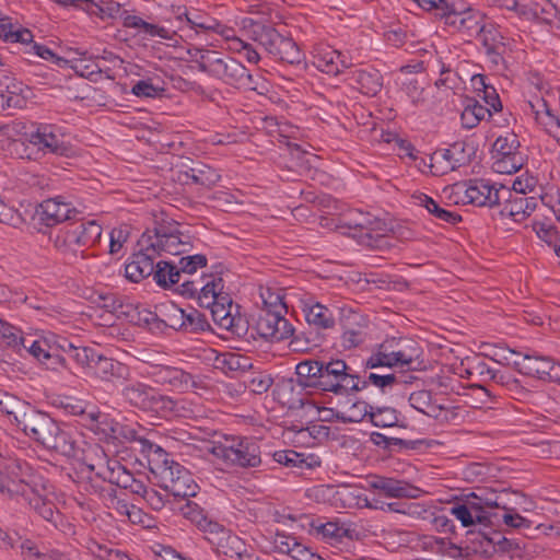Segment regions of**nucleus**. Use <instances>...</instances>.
<instances>
[{
    "label": "nucleus",
    "instance_id": "39448f33",
    "mask_svg": "<svg viewBox=\"0 0 560 560\" xmlns=\"http://www.w3.org/2000/svg\"><path fill=\"white\" fill-rule=\"evenodd\" d=\"M366 387V382L360 381L359 375L341 359L324 361L318 389L335 395L347 396Z\"/></svg>",
    "mask_w": 560,
    "mask_h": 560
},
{
    "label": "nucleus",
    "instance_id": "69168bd1",
    "mask_svg": "<svg viewBox=\"0 0 560 560\" xmlns=\"http://www.w3.org/2000/svg\"><path fill=\"white\" fill-rule=\"evenodd\" d=\"M530 10L534 16L547 20L552 12L560 14V0H539L532 3Z\"/></svg>",
    "mask_w": 560,
    "mask_h": 560
},
{
    "label": "nucleus",
    "instance_id": "412c9836",
    "mask_svg": "<svg viewBox=\"0 0 560 560\" xmlns=\"http://www.w3.org/2000/svg\"><path fill=\"white\" fill-rule=\"evenodd\" d=\"M273 550L294 560H315V555L295 536L277 529L272 538Z\"/></svg>",
    "mask_w": 560,
    "mask_h": 560
},
{
    "label": "nucleus",
    "instance_id": "bb28decb",
    "mask_svg": "<svg viewBox=\"0 0 560 560\" xmlns=\"http://www.w3.org/2000/svg\"><path fill=\"white\" fill-rule=\"evenodd\" d=\"M347 80L369 96L376 95L383 86L382 75L375 69H355L349 73Z\"/></svg>",
    "mask_w": 560,
    "mask_h": 560
},
{
    "label": "nucleus",
    "instance_id": "603ef678",
    "mask_svg": "<svg viewBox=\"0 0 560 560\" xmlns=\"http://www.w3.org/2000/svg\"><path fill=\"white\" fill-rule=\"evenodd\" d=\"M19 329L0 318V345L20 349L27 347V338L19 335Z\"/></svg>",
    "mask_w": 560,
    "mask_h": 560
},
{
    "label": "nucleus",
    "instance_id": "7c9ffc66",
    "mask_svg": "<svg viewBox=\"0 0 560 560\" xmlns=\"http://www.w3.org/2000/svg\"><path fill=\"white\" fill-rule=\"evenodd\" d=\"M96 476L124 489L131 485V472L116 459H107L104 465L98 466Z\"/></svg>",
    "mask_w": 560,
    "mask_h": 560
},
{
    "label": "nucleus",
    "instance_id": "c85d7f7f",
    "mask_svg": "<svg viewBox=\"0 0 560 560\" xmlns=\"http://www.w3.org/2000/svg\"><path fill=\"white\" fill-rule=\"evenodd\" d=\"M84 298L89 300L95 307L103 310L110 317H120L121 315L127 314L125 311V305L114 293H103L90 290L89 293L84 295ZM110 320L112 318L107 319L108 323Z\"/></svg>",
    "mask_w": 560,
    "mask_h": 560
},
{
    "label": "nucleus",
    "instance_id": "dca6fc26",
    "mask_svg": "<svg viewBox=\"0 0 560 560\" xmlns=\"http://www.w3.org/2000/svg\"><path fill=\"white\" fill-rule=\"evenodd\" d=\"M368 487L388 498H410L417 499L421 495L422 490L404 480L394 478L375 476L368 480Z\"/></svg>",
    "mask_w": 560,
    "mask_h": 560
},
{
    "label": "nucleus",
    "instance_id": "864d4df0",
    "mask_svg": "<svg viewBox=\"0 0 560 560\" xmlns=\"http://www.w3.org/2000/svg\"><path fill=\"white\" fill-rule=\"evenodd\" d=\"M280 37L281 35L270 26H265L260 24L255 25L254 40H256L259 45L265 47V49L270 55L273 54Z\"/></svg>",
    "mask_w": 560,
    "mask_h": 560
},
{
    "label": "nucleus",
    "instance_id": "4be33fe9",
    "mask_svg": "<svg viewBox=\"0 0 560 560\" xmlns=\"http://www.w3.org/2000/svg\"><path fill=\"white\" fill-rule=\"evenodd\" d=\"M313 65L327 74H338L348 65L342 55L332 47L324 44L316 45L313 49Z\"/></svg>",
    "mask_w": 560,
    "mask_h": 560
},
{
    "label": "nucleus",
    "instance_id": "b1692460",
    "mask_svg": "<svg viewBox=\"0 0 560 560\" xmlns=\"http://www.w3.org/2000/svg\"><path fill=\"white\" fill-rule=\"evenodd\" d=\"M144 411L155 413L160 417L170 418L187 417L190 412V409L187 408L184 400H176L154 390L152 399H150L149 405Z\"/></svg>",
    "mask_w": 560,
    "mask_h": 560
},
{
    "label": "nucleus",
    "instance_id": "13d9d810",
    "mask_svg": "<svg viewBox=\"0 0 560 560\" xmlns=\"http://www.w3.org/2000/svg\"><path fill=\"white\" fill-rule=\"evenodd\" d=\"M314 532L323 539L338 541L347 536V529L335 522L313 524Z\"/></svg>",
    "mask_w": 560,
    "mask_h": 560
},
{
    "label": "nucleus",
    "instance_id": "72a5a7b5",
    "mask_svg": "<svg viewBox=\"0 0 560 560\" xmlns=\"http://www.w3.org/2000/svg\"><path fill=\"white\" fill-rule=\"evenodd\" d=\"M95 454V447L89 445L88 448L77 446V441H72V469L77 470L79 479H92V472L95 465L90 462V456Z\"/></svg>",
    "mask_w": 560,
    "mask_h": 560
},
{
    "label": "nucleus",
    "instance_id": "e2e57ef3",
    "mask_svg": "<svg viewBox=\"0 0 560 560\" xmlns=\"http://www.w3.org/2000/svg\"><path fill=\"white\" fill-rule=\"evenodd\" d=\"M520 142L515 135L508 133L506 136H500L493 143V155H511L520 154L517 149Z\"/></svg>",
    "mask_w": 560,
    "mask_h": 560
},
{
    "label": "nucleus",
    "instance_id": "09e8293b",
    "mask_svg": "<svg viewBox=\"0 0 560 560\" xmlns=\"http://www.w3.org/2000/svg\"><path fill=\"white\" fill-rule=\"evenodd\" d=\"M260 298L262 301V312L285 315L287 305L280 292L267 288L261 290Z\"/></svg>",
    "mask_w": 560,
    "mask_h": 560
},
{
    "label": "nucleus",
    "instance_id": "79ce46f5",
    "mask_svg": "<svg viewBox=\"0 0 560 560\" xmlns=\"http://www.w3.org/2000/svg\"><path fill=\"white\" fill-rule=\"evenodd\" d=\"M160 313L161 326L171 327L176 330H182L185 320L184 310L172 302L162 303L156 307Z\"/></svg>",
    "mask_w": 560,
    "mask_h": 560
},
{
    "label": "nucleus",
    "instance_id": "de8ad7c7",
    "mask_svg": "<svg viewBox=\"0 0 560 560\" xmlns=\"http://www.w3.org/2000/svg\"><path fill=\"white\" fill-rule=\"evenodd\" d=\"M490 115V109L478 102L468 104L460 115L462 125L467 129H471Z\"/></svg>",
    "mask_w": 560,
    "mask_h": 560
},
{
    "label": "nucleus",
    "instance_id": "052dcab7",
    "mask_svg": "<svg viewBox=\"0 0 560 560\" xmlns=\"http://www.w3.org/2000/svg\"><path fill=\"white\" fill-rule=\"evenodd\" d=\"M371 422L375 427L380 428H390L397 424L398 416L394 408L390 407H382L374 408L371 412Z\"/></svg>",
    "mask_w": 560,
    "mask_h": 560
},
{
    "label": "nucleus",
    "instance_id": "aec40b11",
    "mask_svg": "<svg viewBox=\"0 0 560 560\" xmlns=\"http://www.w3.org/2000/svg\"><path fill=\"white\" fill-rule=\"evenodd\" d=\"M182 293L194 295L198 293V303L201 307L213 305L221 295L228 293L223 291V280L219 277H210V279L199 288L195 282L185 281Z\"/></svg>",
    "mask_w": 560,
    "mask_h": 560
},
{
    "label": "nucleus",
    "instance_id": "cd10ccee",
    "mask_svg": "<svg viewBox=\"0 0 560 560\" xmlns=\"http://www.w3.org/2000/svg\"><path fill=\"white\" fill-rule=\"evenodd\" d=\"M122 25L128 28H135L139 35L145 37H159L165 40H173L176 36V31L168 30L164 26L149 23L142 18L135 14H126L122 18Z\"/></svg>",
    "mask_w": 560,
    "mask_h": 560
},
{
    "label": "nucleus",
    "instance_id": "774afa93",
    "mask_svg": "<svg viewBox=\"0 0 560 560\" xmlns=\"http://www.w3.org/2000/svg\"><path fill=\"white\" fill-rule=\"evenodd\" d=\"M21 549L25 555L26 560H62L61 556L56 551L50 553L40 552L30 540L21 542Z\"/></svg>",
    "mask_w": 560,
    "mask_h": 560
},
{
    "label": "nucleus",
    "instance_id": "6e6d98bb",
    "mask_svg": "<svg viewBox=\"0 0 560 560\" xmlns=\"http://www.w3.org/2000/svg\"><path fill=\"white\" fill-rule=\"evenodd\" d=\"M192 522L206 534V538L213 546L229 532L224 526L206 516L192 517Z\"/></svg>",
    "mask_w": 560,
    "mask_h": 560
},
{
    "label": "nucleus",
    "instance_id": "bf43d9fd",
    "mask_svg": "<svg viewBox=\"0 0 560 560\" xmlns=\"http://www.w3.org/2000/svg\"><path fill=\"white\" fill-rule=\"evenodd\" d=\"M215 366L223 370L224 372H233L245 370L247 365V360L242 355L233 352H226L219 354L215 358Z\"/></svg>",
    "mask_w": 560,
    "mask_h": 560
},
{
    "label": "nucleus",
    "instance_id": "338daca9",
    "mask_svg": "<svg viewBox=\"0 0 560 560\" xmlns=\"http://www.w3.org/2000/svg\"><path fill=\"white\" fill-rule=\"evenodd\" d=\"M530 10L534 16L547 20L552 12L560 14V0H539L532 3Z\"/></svg>",
    "mask_w": 560,
    "mask_h": 560
},
{
    "label": "nucleus",
    "instance_id": "a19ab883",
    "mask_svg": "<svg viewBox=\"0 0 560 560\" xmlns=\"http://www.w3.org/2000/svg\"><path fill=\"white\" fill-rule=\"evenodd\" d=\"M324 361L305 360L296 364L295 373L300 378H304L306 386L318 388L322 378Z\"/></svg>",
    "mask_w": 560,
    "mask_h": 560
},
{
    "label": "nucleus",
    "instance_id": "ea45409f",
    "mask_svg": "<svg viewBox=\"0 0 560 560\" xmlns=\"http://www.w3.org/2000/svg\"><path fill=\"white\" fill-rule=\"evenodd\" d=\"M183 176L185 177V184H188L190 179L191 183L206 187L214 185L220 179V175L214 170L201 164L185 171Z\"/></svg>",
    "mask_w": 560,
    "mask_h": 560
},
{
    "label": "nucleus",
    "instance_id": "6e6552de",
    "mask_svg": "<svg viewBox=\"0 0 560 560\" xmlns=\"http://www.w3.org/2000/svg\"><path fill=\"white\" fill-rule=\"evenodd\" d=\"M316 493L336 509H377L376 505L370 503L366 495L363 493V490L359 487L349 485L320 486L316 489Z\"/></svg>",
    "mask_w": 560,
    "mask_h": 560
},
{
    "label": "nucleus",
    "instance_id": "37998d69",
    "mask_svg": "<svg viewBox=\"0 0 560 560\" xmlns=\"http://www.w3.org/2000/svg\"><path fill=\"white\" fill-rule=\"evenodd\" d=\"M20 468L16 470V472L12 474L9 471H4L2 475V478L4 479V482H20L21 486L19 487L21 491H9V490H0V493L8 494V495H22L27 497L30 494V491L32 490L31 486L28 485L27 477H28V466L25 463H22L18 459H14Z\"/></svg>",
    "mask_w": 560,
    "mask_h": 560
},
{
    "label": "nucleus",
    "instance_id": "5701e85b",
    "mask_svg": "<svg viewBox=\"0 0 560 560\" xmlns=\"http://www.w3.org/2000/svg\"><path fill=\"white\" fill-rule=\"evenodd\" d=\"M72 209V242L83 248H91L101 238L102 228L95 220L77 219Z\"/></svg>",
    "mask_w": 560,
    "mask_h": 560
},
{
    "label": "nucleus",
    "instance_id": "0eeeda50",
    "mask_svg": "<svg viewBox=\"0 0 560 560\" xmlns=\"http://www.w3.org/2000/svg\"><path fill=\"white\" fill-rule=\"evenodd\" d=\"M160 485L174 497L188 498L197 493V483L190 472L175 462L165 460L159 471Z\"/></svg>",
    "mask_w": 560,
    "mask_h": 560
},
{
    "label": "nucleus",
    "instance_id": "3c124183",
    "mask_svg": "<svg viewBox=\"0 0 560 560\" xmlns=\"http://www.w3.org/2000/svg\"><path fill=\"white\" fill-rule=\"evenodd\" d=\"M417 203L425 208L429 213L433 214L435 218L442 221L456 223L457 221L460 220V217L458 214L441 208L431 197L427 195L418 196Z\"/></svg>",
    "mask_w": 560,
    "mask_h": 560
},
{
    "label": "nucleus",
    "instance_id": "a878e982",
    "mask_svg": "<svg viewBox=\"0 0 560 560\" xmlns=\"http://www.w3.org/2000/svg\"><path fill=\"white\" fill-rule=\"evenodd\" d=\"M218 553L230 560H259L253 552L248 551L245 542L229 530L226 535L214 545Z\"/></svg>",
    "mask_w": 560,
    "mask_h": 560
},
{
    "label": "nucleus",
    "instance_id": "4d7b16f0",
    "mask_svg": "<svg viewBox=\"0 0 560 560\" xmlns=\"http://www.w3.org/2000/svg\"><path fill=\"white\" fill-rule=\"evenodd\" d=\"M453 150L451 149H444L435 152L431 159L433 174L438 175L454 171L458 166V163L453 160Z\"/></svg>",
    "mask_w": 560,
    "mask_h": 560
},
{
    "label": "nucleus",
    "instance_id": "c9c22d12",
    "mask_svg": "<svg viewBox=\"0 0 560 560\" xmlns=\"http://www.w3.org/2000/svg\"><path fill=\"white\" fill-rule=\"evenodd\" d=\"M32 497H26L30 505L34 509L44 520L50 522L55 527L63 526L65 516L60 511L54 510V504L46 501L40 495L30 491Z\"/></svg>",
    "mask_w": 560,
    "mask_h": 560
},
{
    "label": "nucleus",
    "instance_id": "0e129e2a",
    "mask_svg": "<svg viewBox=\"0 0 560 560\" xmlns=\"http://www.w3.org/2000/svg\"><path fill=\"white\" fill-rule=\"evenodd\" d=\"M483 47L506 46L505 37L492 23H483L479 35Z\"/></svg>",
    "mask_w": 560,
    "mask_h": 560
},
{
    "label": "nucleus",
    "instance_id": "7ed1b4c3",
    "mask_svg": "<svg viewBox=\"0 0 560 560\" xmlns=\"http://www.w3.org/2000/svg\"><path fill=\"white\" fill-rule=\"evenodd\" d=\"M13 417L16 425L26 435L48 448L66 452V435L60 433L56 422L46 413L27 408L21 413H14Z\"/></svg>",
    "mask_w": 560,
    "mask_h": 560
},
{
    "label": "nucleus",
    "instance_id": "8fccbe9b",
    "mask_svg": "<svg viewBox=\"0 0 560 560\" xmlns=\"http://www.w3.org/2000/svg\"><path fill=\"white\" fill-rule=\"evenodd\" d=\"M492 168L500 174H512L517 172L524 164L522 154L492 155Z\"/></svg>",
    "mask_w": 560,
    "mask_h": 560
},
{
    "label": "nucleus",
    "instance_id": "473e14b6",
    "mask_svg": "<svg viewBox=\"0 0 560 560\" xmlns=\"http://www.w3.org/2000/svg\"><path fill=\"white\" fill-rule=\"evenodd\" d=\"M365 320L360 315L348 317L341 336V345L345 349H352L361 345L365 339Z\"/></svg>",
    "mask_w": 560,
    "mask_h": 560
},
{
    "label": "nucleus",
    "instance_id": "c756f323",
    "mask_svg": "<svg viewBox=\"0 0 560 560\" xmlns=\"http://www.w3.org/2000/svg\"><path fill=\"white\" fill-rule=\"evenodd\" d=\"M303 312L306 322L318 329H327L335 324L331 311L318 302L303 301Z\"/></svg>",
    "mask_w": 560,
    "mask_h": 560
},
{
    "label": "nucleus",
    "instance_id": "20e7f679",
    "mask_svg": "<svg viewBox=\"0 0 560 560\" xmlns=\"http://www.w3.org/2000/svg\"><path fill=\"white\" fill-rule=\"evenodd\" d=\"M0 132L7 138L20 141L23 144L27 142L34 149L44 153L63 154L67 150L63 141L47 126L35 128L23 121L14 120L10 124H0Z\"/></svg>",
    "mask_w": 560,
    "mask_h": 560
},
{
    "label": "nucleus",
    "instance_id": "f8f14e48",
    "mask_svg": "<svg viewBox=\"0 0 560 560\" xmlns=\"http://www.w3.org/2000/svg\"><path fill=\"white\" fill-rule=\"evenodd\" d=\"M86 422L80 421V425L92 431L104 439L119 440L133 438V431L122 427L120 423L101 415L92 407L89 415H83Z\"/></svg>",
    "mask_w": 560,
    "mask_h": 560
},
{
    "label": "nucleus",
    "instance_id": "2eb2a0df",
    "mask_svg": "<svg viewBox=\"0 0 560 560\" xmlns=\"http://www.w3.org/2000/svg\"><path fill=\"white\" fill-rule=\"evenodd\" d=\"M141 248L133 254L131 259L125 266V276L132 282H140L142 279L151 276L155 269L156 255L152 245L143 242V236L139 242Z\"/></svg>",
    "mask_w": 560,
    "mask_h": 560
},
{
    "label": "nucleus",
    "instance_id": "1a4fd4ad",
    "mask_svg": "<svg viewBox=\"0 0 560 560\" xmlns=\"http://www.w3.org/2000/svg\"><path fill=\"white\" fill-rule=\"evenodd\" d=\"M515 353V351H512ZM518 359L513 362L514 366L522 374L538 380L560 383V364L555 363L549 357L536 352L517 353Z\"/></svg>",
    "mask_w": 560,
    "mask_h": 560
},
{
    "label": "nucleus",
    "instance_id": "9b49d317",
    "mask_svg": "<svg viewBox=\"0 0 560 560\" xmlns=\"http://www.w3.org/2000/svg\"><path fill=\"white\" fill-rule=\"evenodd\" d=\"M214 323L222 329L231 331L238 337L247 332L245 319L240 315L232 313L233 304L229 294L221 295L213 305L208 306Z\"/></svg>",
    "mask_w": 560,
    "mask_h": 560
},
{
    "label": "nucleus",
    "instance_id": "49530a36",
    "mask_svg": "<svg viewBox=\"0 0 560 560\" xmlns=\"http://www.w3.org/2000/svg\"><path fill=\"white\" fill-rule=\"evenodd\" d=\"M272 56L289 63H299L302 60V54L298 45L291 38L283 37L282 35L277 43Z\"/></svg>",
    "mask_w": 560,
    "mask_h": 560
},
{
    "label": "nucleus",
    "instance_id": "f03ea898",
    "mask_svg": "<svg viewBox=\"0 0 560 560\" xmlns=\"http://www.w3.org/2000/svg\"><path fill=\"white\" fill-rule=\"evenodd\" d=\"M203 451L228 466L255 468L261 464L260 446L249 438L224 436L206 443Z\"/></svg>",
    "mask_w": 560,
    "mask_h": 560
},
{
    "label": "nucleus",
    "instance_id": "e433bc0d",
    "mask_svg": "<svg viewBox=\"0 0 560 560\" xmlns=\"http://www.w3.org/2000/svg\"><path fill=\"white\" fill-rule=\"evenodd\" d=\"M92 368L91 376L103 380H109L112 376L126 378L127 369L125 365L100 354L96 355Z\"/></svg>",
    "mask_w": 560,
    "mask_h": 560
},
{
    "label": "nucleus",
    "instance_id": "9d476101",
    "mask_svg": "<svg viewBox=\"0 0 560 560\" xmlns=\"http://www.w3.org/2000/svg\"><path fill=\"white\" fill-rule=\"evenodd\" d=\"M499 215L503 221L520 223L526 220L536 209L535 197L511 192L509 187L501 186Z\"/></svg>",
    "mask_w": 560,
    "mask_h": 560
},
{
    "label": "nucleus",
    "instance_id": "c03bdc74",
    "mask_svg": "<svg viewBox=\"0 0 560 560\" xmlns=\"http://www.w3.org/2000/svg\"><path fill=\"white\" fill-rule=\"evenodd\" d=\"M152 275L155 282L163 288H170L178 283L180 278L178 268L174 264L163 260L156 262Z\"/></svg>",
    "mask_w": 560,
    "mask_h": 560
},
{
    "label": "nucleus",
    "instance_id": "a18cd8bd",
    "mask_svg": "<svg viewBox=\"0 0 560 560\" xmlns=\"http://www.w3.org/2000/svg\"><path fill=\"white\" fill-rule=\"evenodd\" d=\"M97 353L93 348L80 347L72 345V361L75 362L79 372L90 377L92 372V364H94Z\"/></svg>",
    "mask_w": 560,
    "mask_h": 560
},
{
    "label": "nucleus",
    "instance_id": "f704fd0d",
    "mask_svg": "<svg viewBox=\"0 0 560 560\" xmlns=\"http://www.w3.org/2000/svg\"><path fill=\"white\" fill-rule=\"evenodd\" d=\"M407 355L405 353L389 350V346L383 343L380 346L377 351L373 352L366 361V366L371 369L375 368H394L401 366L400 360H404Z\"/></svg>",
    "mask_w": 560,
    "mask_h": 560
},
{
    "label": "nucleus",
    "instance_id": "5fc2aeb1",
    "mask_svg": "<svg viewBox=\"0 0 560 560\" xmlns=\"http://www.w3.org/2000/svg\"><path fill=\"white\" fill-rule=\"evenodd\" d=\"M373 407L365 401H355L345 410L338 411L337 417L343 422H361L365 417L371 419Z\"/></svg>",
    "mask_w": 560,
    "mask_h": 560
},
{
    "label": "nucleus",
    "instance_id": "423d86ee",
    "mask_svg": "<svg viewBox=\"0 0 560 560\" xmlns=\"http://www.w3.org/2000/svg\"><path fill=\"white\" fill-rule=\"evenodd\" d=\"M445 197L456 205L493 207L500 203L501 186L485 179L459 182L443 190Z\"/></svg>",
    "mask_w": 560,
    "mask_h": 560
},
{
    "label": "nucleus",
    "instance_id": "680f3d73",
    "mask_svg": "<svg viewBox=\"0 0 560 560\" xmlns=\"http://www.w3.org/2000/svg\"><path fill=\"white\" fill-rule=\"evenodd\" d=\"M185 320L184 326L182 330L189 331V332H198V331H205L209 324L199 311L195 308L184 310V318Z\"/></svg>",
    "mask_w": 560,
    "mask_h": 560
},
{
    "label": "nucleus",
    "instance_id": "393cba45",
    "mask_svg": "<svg viewBox=\"0 0 560 560\" xmlns=\"http://www.w3.org/2000/svg\"><path fill=\"white\" fill-rule=\"evenodd\" d=\"M385 224L382 220L361 211H350L341 219L340 228L359 231L361 235L370 236L372 232H385Z\"/></svg>",
    "mask_w": 560,
    "mask_h": 560
},
{
    "label": "nucleus",
    "instance_id": "ddd939ff",
    "mask_svg": "<svg viewBox=\"0 0 560 560\" xmlns=\"http://www.w3.org/2000/svg\"><path fill=\"white\" fill-rule=\"evenodd\" d=\"M256 334L266 341L276 342L289 338L293 327L284 315L260 311L254 327Z\"/></svg>",
    "mask_w": 560,
    "mask_h": 560
},
{
    "label": "nucleus",
    "instance_id": "2f4dec72",
    "mask_svg": "<svg viewBox=\"0 0 560 560\" xmlns=\"http://www.w3.org/2000/svg\"><path fill=\"white\" fill-rule=\"evenodd\" d=\"M154 388L141 382H128L121 388L122 398L131 406L144 411L154 393Z\"/></svg>",
    "mask_w": 560,
    "mask_h": 560
},
{
    "label": "nucleus",
    "instance_id": "6ab92c4d",
    "mask_svg": "<svg viewBox=\"0 0 560 560\" xmlns=\"http://www.w3.org/2000/svg\"><path fill=\"white\" fill-rule=\"evenodd\" d=\"M35 213L46 226H55L70 219V205L58 196L44 200Z\"/></svg>",
    "mask_w": 560,
    "mask_h": 560
},
{
    "label": "nucleus",
    "instance_id": "f257e3e1",
    "mask_svg": "<svg viewBox=\"0 0 560 560\" xmlns=\"http://www.w3.org/2000/svg\"><path fill=\"white\" fill-rule=\"evenodd\" d=\"M188 55L201 71L230 85L253 91L259 89L257 81L248 70L240 61L229 56L197 47L189 49Z\"/></svg>",
    "mask_w": 560,
    "mask_h": 560
},
{
    "label": "nucleus",
    "instance_id": "4468645a",
    "mask_svg": "<svg viewBox=\"0 0 560 560\" xmlns=\"http://www.w3.org/2000/svg\"><path fill=\"white\" fill-rule=\"evenodd\" d=\"M445 24L465 36H478L485 23L483 14L475 9L468 8L464 11L447 10L442 14Z\"/></svg>",
    "mask_w": 560,
    "mask_h": 560
},
{
    "label": "nucleus",
    "instance_id": "58836bf2",
    "mask_svg": "<svg viewBox=\"0 0 560 560\" xmlns=\"http://www.w3.org/2000/svg\"><path fill=\"white\" fill-rule=\"evenodd\" d=\"M159 380L176 390H187L194 385L190 374L179 369L165 368L159 372Z\"/></svg>",
    "mask_w": 560,
    "mask_h": 560
},
{
    "label": "nucleus",
    "instance_id": "f3484780",
    "mask_svg": "<svg viewBox=\"0 0 560 560\" xmlns=\"http://www.w3.org/2000/svg\"><path fill=\"white\" fill-rule=\"evenodd\" d=\"M187 23L190 25L196 34L200 31H211L220 35L223 39L229 43V49L235 52H241L242 48L245 47V42L235 35L232 27H229L217 20L199 21L186 12H184Z\"/></svg>",
    "mask_w": 560,
    "mask_h": 560
},
{
    "label": "nucleus",
    "instance_id": "4c0bfd02",
    "mask_svg": "<svg viewBox=\"0 0 560 560\" xmlns=\"http://www.w3.org/2000/svg\"><path fill=\"white\" fill-rule=\"evenodd\" d=\"M409 402L412 408L432 418H439L443 411V407L432 400L429 390L413 392L409 396Z\"/></svg>",
    "mask_w": 560,
    "mask_h": 560
},
{
    "label": "nucleus",
    "instance_id": "a211bd4d",
    "mask_svg": "<svg viewBox=\"0 0 560 560\" xmlns=\"http://www.w3.org/2000/svg\"><path fill=\"white\" fill-rule=\"evenodd\" d=\"M143 242L152 245L156 256L162 254L182 255L188 252L189 248V243L182 240L179 233L156 232L154 235L143 234Z\"/></svg>",
    "mask_w": 560,
    "mask_h": 560
}]
</instances>
